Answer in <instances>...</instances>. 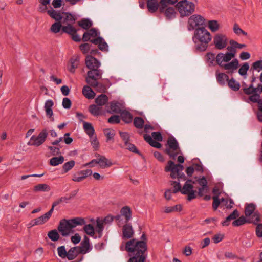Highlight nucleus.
<instances>
[{"label":"nucleus","instance_id":"1","mask_svg":"<svg viewBox=\"0 0 262 262\" xmlns=\"http://www.w3.org/2000/svg\"><path fill=\"white\" fill-rule=\"evenodd\" d=\"M211 40V35L205 28V27H202L195 29L192 40L195 45V49L197 51L200 52L205 51Z\"/></svg>","mask_w":262,"mask_h":262},{"label":"nucleus","instance_id":"2","mask_svg":"<svg viewBox=\"0 0 262 262\" xmlns=\"http://www.w3.org/2000/svg\"><path fill=\"white\" fill-rule=\"evenodd\" d=\"M85 221L84 218L76 217L71 219H66L60 220L58 226V231L62 236H68L71 233L74 232L73 229L77 226L85 225Z\"/></svg>","mask_w":262,"mask_h":262},{"label":"nucleus","instance_id":"3","mask_svg":"<svg viewBox=\"0 0 262 262\" xmlns=\"http://www.w3.org/2000/svg\"><path fill=\"white\" fill-rule=\"evenodd\" d=\"M85 63L86 67L90 69L87 72L85 79L91 78L92 80H95V76L101 78L102 71L99 69L101 63L97 58L92 55H87L85 57Z\"/></svg>","mask_w":262,"mask_h":262},{"label":"nucleus","instance_id":"4","mask_svg":"<svg viewBox=\"0 0 262 262\" xmlns=\"http://www.w3.org/2000/svg\"><path fill=\"white\" fill-rule=\"evenodd\" d=\"M120 250L127 252L128 256L129 257L127 262H142L134 244V241L132 239L125 243L122 242L120 246Z\"/></svg>","mask_w":262,"mask_h":262},{"label":"nucleus","instance_id":"5","mask_svg":"<svg viewBox=\"0 0 262 262\" xmlns=\"http://www.w3.org/2000/svg\"><path fill=\"white\" fill-rule=\"evenodd\" d=\"M132 239L134 241V244L142 261L146 262L147 257L148 245L147 237L145 233H143L140 240L135 238H133Z\"/></svg>","mask_w":262,"mask_h":262},{"label":"nucleus","instance_id":"6","mask_svg":"<svg viewBox=\"0 0 262 262\" xmlns=\"http://www.w3.org/2000/svg\"><path fill=\"white\" fill-rule=\"evenodd\" d=\"M166 146L164 152L173 160H175L178 155L182 154L179 143L173 136L168 137Z\"/></svg>","mask_w":262,"mask_h":262},{"label":"nucleus","instance_id":"7","mask_svg":"<svg viewBox=\"0 0 262 262\" xmlns=\"http://www.w3.org/2000/svg\"><path fill=\"white\" fill-rule=\"evenodd\" d=\"M176 7L182 17L189 16L195 11V4L188 0L180 1Z\"/></svg>","mask_w":262,"mask_h":262},{"label":"nucleus","instance_id":"8","mask_svg":"<svg viewBox=\"0 0 262 262\" xmlns=\"http://www.w3.org/2000/svg\"><path fill=\"white\" fill-rule=\"evenodd\" d=\"M188 24L189 31L195 30L196 28L205 27V19L200 15L194 14L189 17Z\"/></svg>","mask_w":262,"mask_h":262},{"label":"nucleus","instance_id":"9","mask_svg":"<svg viewBox=\"0 0 262 262\" xmlns=\"http://www.w3.org/2000/svg\"><path fill=\"white\" fill-rule=\"evenodd\" d=\"M48 135V133L47 130L46 129H42L37 136L33 135L31 137L30 141L28 143V145L38 147L45 142Z\"/></svg>","mask_w":262,"mask_h":262},{"label":"nucleus","instance_id":"10","mask_svg":"<svg viewBox=\"0 0 262 262\" xmlns=\"http://www.w3.org/2000/svg\"><path fill=\"white\" fill-rule=\"evenodd\" d=\"M77 248H71L68 251H66L64 246H61L57 248V252L59 256L61 258H67L69 260L74 259L78 255L76 249Z\"/></svg>","mask_w":262,"mask_h":262},{"label":"nucleus","instance_id":"11","mask_svg":"<svg viewBox=\"0 0 262 262\" xmlns=\"http://www.w3.org/2000/svg\"><path fill=\"white\" fill-rule=\"evenodd\" d=\"M184 167L181 164H176L174 162L169 160L167 162V165L165 167V172H170V176L172 179L176 178V173L182 172Z\"/></svg>","mask_w":262,"mask_h":262},{"label":"nucleus","instance_id":"12","mask_svg":"<svg viewBox=\"0 0 262 262\" xmlns=\"http://www.w3.org/2000/svg\"><path fill=\"white\" fill-rule=\"evenodd\" d=\"M228 39L223 34L217 33L213 37V44L216 49L222 50L227 45Z\"/></svg>","mask_w":262,"mask_h":262},{"label":"nucleus","instance_id":"13","mask_svg":"<svg viewBox=\"0 0 262 262\" xmlns=\"http://www.w3.org/2000/svg\"><path fill=\"white\" fill-rule=\"evenodd\" d=\"M162 5L160 4V13H163L167 20H170L176 17L177 12L175 9L172 7H168L165 5L162 9Z\"/></svg>","mask_w":262,"mask_h":262},{"label":"nucleus","instance_id":"14","mask_svg":"<svg viewBox=\"0 0 262 262\" xmlns=\"http://www.w3.org/2000/svg\"><path fill=\"white\" fill-rule=\"evenodd\" d=\"M92 174V170L91 169L78 171L73 175L72 180L76 182H80Z\"/></svg>","mask_w":262,"mask_h":262},{"label":"nucleus","instance_id":"15","mask_svg":"<svg viewBox=\"0 0 262 262\" xmlns=\"http://www.w3.org/2000/svg\"><path fill=\"white\" fill-rule=\"evenodd\" d=\"M235 57L232 53L226 52L225 54L219 53L216 56V64L219 66H222L223 62H228Z\"/></svg>","mask_w":262,"mask_h":262},{"label":"nucleus","instance_id":"16","mask_svg":"<svg viewBox=\"0 0 262 262\" xmlns=\"http://www.w3.org/2000/svg\"><path fill=\"white\" fill-rule=\"evenodd\" d=\"M98 78L95 76V80H92L91 78L85 79V81L90 86L96 88L98 92L105 93L106 91V87L103 84L97 81Z\"/></svg>","mask_w":262,"mask_h":262},{"label":"nucleus","instance_id":"17","mask_svg":"<svg viewBox=\"0 0 262 262\" xmlns=\"http://www.w3.org/2000/svg\"><path fill=\"white\" fill-rule=\"evenodd\" d=\"M134 235V231L130 223H125L122 227V235L123 239H132Z\"/></svg>","mask_w":262,"mask_h":262},{"label":"nucleus","instance_id":"18","mask_svg":"<svg viewBox=\"0 0 262 262\" xmlns=\"http://www.w3.org/2000/svg\"><path fill=\"white\" fill-rule=\"evenodd\" d=\"M220 67L224 68L225 70H229L227 73L232 74L238 68L239 61L237 59L235 58L232 61L225 64L223 63L222 66Z\"/></svg>","mask_w":262,"mask_h":262},{"label":"nucleus","instance_id":"19","mask_svg":"<svg viewBox=\"0 0 262 262\" xmlns=\"http://www.w3.org/2000/svg\"><path fill=\"white\" fill-rule=\"evenodd\" d=\"M147 7L150 13L156 12L158 9L160 11V3L157 0H148L147 2Z\"/></svg>","mask_w":262,"mask_h":262},{"label":"nucleus","instance_id":"20","mask_svg":"<svg viewBox=\"0 0 262 262\" xmlns=\"http://www.w3.org/2000/svg\"><path fill=\"white\" fill-rule=\"evenodd\" d=\"M121 215L125 217V223H128L132 218V212L129 206L123 207L120 210Z\"/></svg>","mask_w":262,"mask_h":262},{"label":"nucleus","instance_id":"21","mask_svg":"<svg viewBox=\"0 0 262 262\" xmlns=\"http://www.w3.org/2000/svg\"><path fill=\"white\" fill-rule=\"evenodd\" d=\"M110 110H107V112L111 114L121 113V109L120 108V103L117 101H113L110 103Z\"/></svg>","mask_w":262,"mask_h":262},{"label":"nucleus","instance_id":"22","mask_svg":"<svg viewBox=\"0 0 262 262\" xmlns=\"http://www.w3.org/2000/svg\"><path fill=\"white\" fill-rule=\"evenodd\" d=\"M242 90L245 94L249 96L257 93L260 91L258 85H257L256 87H254L253 84H250L248 87H243Z\"/></svg>","mask_w":262,"mask_h":262},{"label":"nucleus","instance_id":"23","mask_svg":"<svg viewBox=\"0 0 262 262\" xmlns=\"http://www.w3.org/2000/svg\"><path fill=\"white\" fill-rule=\"evenodd\" d=\"M83 127L84 132L90 137V138H92L93 136L95 134V129L91 123L83 121Z\"/></svg>","mask_w":262,"mask_h":262},{"label":"nucleus","instance_id":"24","mask_svg":"<svg viewBox=\"0 0 262 262\" xmlns=\"http://www.w3.org/2000/svg\"><path fill=\"white\" fill-rule=\"evenodd\" d=\"M82 94L85 97V98L89 99H93L96 94L92 88L88 85H85L82 89Z\"/></svg>","mask_w":262,"mask_h":262},{"label":"nucleus","instance_id":"25","mask_svg":"<svg viewBox=\"0 0 262 262\" xmlns=\"http://www.w3.org/2000/svg\"><path fill=\"white\" fill-rule=\"evenodd\" d=\"M144 139L151 146L153 147L160 148L162 147L161 144L158 141H154L151 136L149 135L144 134Z\"/></svg>","mask_w":262,"mask_h":262},{"label":"nucleus","instance_id":"26","mask_svg":"<svg viewBox=\"0 0 262 262\" xmlns=\"http://www.w3.org/2000/svg\"><path fill=\"white\" fill-rule=\"evenodd\" d=\"M53 210L50 209L48 212L46 213L43 215H41L38 217L36 218V223H37L38 225H41L46 223L49 219L51 217L52 213Z\"/></svg>","mask_w":262,"mask_h":262},{"label":"nucleus","instance_id":"27","mask_svg":"<svg viewBox=\"0 0 262 262\" xmlns=\"http://www.w3.org/2000/svg\"><path fill=\"white\" fill-rule=\"evenodd\" d=\"M70 68L69 69L71 73H74L75 69L78 67L79 63V57L78 56H73L70 60Z\"/></svg>","mask_w":262,"mask_h":262},{"label":"nucleus","instance_id":"28","mask_svg":"<svg viewBox=\"0 0 262 262\" xmlns=\"http://www.w3.org/2000/svg\"><path fill=\"white\" fill-rule=\"evenodd\" d=\"M216 77L218 83L220 85H224L226 83V81L228 80L229 76L224 73H217L216 72Z\"/></svg>","mask_w":262,"mask_h":262},{"label":"nucleus","instance_id":"29","mask_svg":"<svg viewBox=\"0 0 262 262\" xmlns=\"http://www.w3.org/2000/svg\"><path fill=\"white\" fill-rule=\"evenodd\" d=\"M96 162L99 164V166L102 168L109 167L113 165V163L105 156L101 157V158H98V161Z\"/></svg>","mask_w":262,"mask_h":262},{"label":"nucleus","instance_id":"30","mask_svg":"<svg viewBox=\"0 0 262 262\" xmlns=\"http://www.w3.org/2000/svg\"><path fill=\"white\" fill-rule=\"evenodd\" d=\"M251 221L249 219H246V218L242 215L239 216L238 219H236L232 222V226L234 227H237L245 224V223H250Z\"/></svg>","mask_w":262,"mask_h":262},{"label":"nucleus","instance_id":"31","mask_svg":"<svg viewBox=\"0 0 262 262\" xmlns=\"http://www.w3.org/2000/svg\"><path fill=\"white\" fill-rule=\"evenodd\" d=\"M108 98L105 94H102L95 99L96 103L99 106L104 105L108 101Z\"/></svg>","mask_w":262,"mask_h":262},{"label":"nucleus","instance_id":"32","mask_svg":"<svg viewBox=\"0 0 262 262\" xmlns=\"http://www.w3.org/2000/svg\"><path fill=\"white\" fill-rule=\"evenodd\" d=\"M50 190V186L46 184H39L33 187V191L34 192H48Z\"/></svg>","mask_w":262,"mask_h":262},{"label":"nucleus","instance_id":"33","mask_svg":"<svg viewBox=\"0 0 262 262\" xmlns=\"http://www.w3.org/2000/svg\"><path fill=\"white\" fill-rule=\"evenodd\" d=\"M78 25L82 29L88 30L92 26L93 23L89 18H82L78 22Z\"/></svg>","mask_w":262,"mask_h":262},{"label":"nucleus","instance_id":"34","mask_svg":"<svg viewBox=\"0 0 262 262\" xmlns=\"http://www.w3.org/2000/svg\"><path fill=\"white\" fill-rule=\"evenodd\" d=\"M255 205L253 203L246 204L245 208V214L246 217L250 216L255 211Z\"/></svg>","mask_w":262,"mask_h":262},{"label":"nucleus","instance_id":"35","mask_svg":"<svg viewBox=\"0 0 262 262\" xmlns=\"http://www.w3.org/2000/svg\"><path fill=\"white\" fill-rule=\"evenodd\" d=\"M48 14L57 21H60L62 19V16L59 12L51 8L47 11Z\"/></svg>","mask_w":262,"mask_h":262},{"label":"nucleus","instance_id":"36","mask_svg":"<svg viewBox=\"0 0 262 262\" xmlns=\"http://www.w3.org/2000/svg\"><path fill=\"white\" fill-rule=\"evenodd\" d=\"M228 86L234 91H237L240 88V83L239 82L236 81L234 78H231L230 79H228Z\"/></svg>","mask_w":262,"mask_h":262},{"label":"nucleus","instance_id":"37","mask_svg":"<svg viewBox=\"0 0 262 262\" xmlns=\"http://www.w3.org/2000/svg\"><path fill=\"white\" fill-rule=\"evenodd\" d=\"M121 117L122 120L127 124L131 123L133 121V115L128 111L121 112Z\"/></svg>","mask_w":262,"mask_h":262},{"label":"nucleus","instance_id":"38","mask_svg":"<svg viewBox=\"0 0 262 262\" xmlns=\"http://www.w3.org/2000/svg\"><path fill=\"white\" fill-rule=\"evenodd\" d=\"M206 61L209 66H214L216 64V57L215 54L212 52H208L205 56Z\"/></svg>","mask_w":262,"mask_h":262},{"label":"nucleus","instance_id":"39","mask_svg":"<svg viewBox=\"0 0 262 262\" xmlns=\"http://www.w3.org/2000/svg\"><path fill=\"white\" fill-rule=\"evenodd\" d=\"M63 26L60 21H56L52 25L50 28V31L54 33L62 32Z\"/></svg>","mask_w":262,"mask_h":262},{"label":"nucleus","instance_id":"40","mask_svg":"<svg viewBox=\"0 0 262 262\" xmlns=\"http://www.w3.org/2000/svg\"><path fill=\"white\" fill-rule=\"evenodd\" d=\"M64 160V158L63 156L61 155L59 157H53L50 160V165L53 166H56L63 163Z\"/></svg>","mask_w":262,"mask_h":262},{"label":"nucleus","instance_id":"41","mask_svg":"<svg viewBox=\"0 0 262 262\" xmlns=\"http://www.w3.org/2000/svg\"><path fill=\"white\" fill-rule=\"evenodd\" d=\"M89 111L95 116H97L101 114V108L97 104H92L90 105Z\"/></svg>","mask_w":262,"mask_h":262},{"label":"nucleus","instance_id":"42","mask_svg":"<svg viewBox=\"0 0 262 262\" xmlns=\"http://www.w3.org/2000/svg\"><path fill=\"white\" fill-rule=\"evenodd\" d=\"M75 164V162L74 160H71L66 162L62 166V173L64 174L68 172L74 167Z\"/></svg>","mask_w":262,"mask_h":262},{"label":"nucleus","instance_id":"43","mask_svg":"<svg viewBox=\"0 0 262 262\" xmlns=\"http://www.w3.org/2000/svg\"><path fill=\"white\" fill-rule=\"evenodd\" d=\"M78 30L75 29L73 26L72 24H68L67 26H63V28L62 29V32H61V34H62L63 33H67L70 36L73 32H75V31H77Z\"/></svg>","mask_w":262,"mask_h":262},{"label":"nucleus","instance_id":"44","mask_svg":"<svg viewBox=\"0 0 262 262\" xmlns=\"http://www.w3.org/2000/svg\"><path fill=\"white\" fill-rule=\"evenodd\" d=\"M145 121L141 117H135L133 121L134 125L138 129H142L144 127Z\"/></svg>","mask_w":262,"mask_h":262},{"label":"nucleus","instance_id":"45","mask_svg":"<svg viewBox=\"0 0 262 262\" xmlns=\"http://www.w3.org/2000/svg\"><path fill=\"white\" fill-rule=\"evenodd\" d=\"M182 210V206L181 204H177L173 206L166 207L164 212L166 213H171L173 211L180 212Z\"/></svg>","mask_w":262,"mask_h":262},{"label":"nucleus","instance_id":"46","mask_svg":"<svg viewBox=\"0 0 262 262\" xmlns=\"http://www.w3.org/2000/svg\"><path fill=\"white\" fill-rule=\"evenodd\" d=\"M208 27L212 32H215L219 29L220 25L217 20H211L208 21Z\"/></svg>","mask_w":262,"mask_h":262},{"label":"nucleus","instance_id":"47","mask_svg":"<svg viewBox=\"0 0 262 262\" xmlns=\"http://www.w3.org/2000/svg\"><path fill=\"white\" fill-rule=\"evenodd\" d=\"M49 238L53 242L57 241L59 238L60 235L57 230L54 229L49 231L48 233Z\"/></svg>","mask_w":262,"mask_h":262},{"label":"nucleus","instance_id":"48","mask_svg":"<svg viewBox=\"0 0 262 262\" xmlns=\"http://www.w3.org/2000/svg\"><path fill=\"white\" fill-rule=\"evenodd\" d=\"M96 231L98 234V237L101 238L102 236V232L104 230L103 222L98 219L96 221Z\"/></svg>","mask_w":262,"mask_h":262},{"label":"nucleus","instance_id":"49","mask_svg":"<svg viewBox=\"0 0 262 262\" xmlns=\"http://www.w3.org/2000/svg\"><path fill=\"white\" fill-rule=\"evenodd\" d=\"M83 230L88 235L92 237L94 236L95 230L94 226L92 224H89L85 225L83 227Z\"/></svg>","mask_w":262,"mask_h":262},{"label":"nucleus","instance_id":"50","mask_svg":"<svg viewBox=\"0 0 262 262\" xmlns=\"http://www.w3.org/2000/svg\"><path fill=\"white\" fill-rule=\"evenodd\" d=\"M104 133L105 136L106 137V141L108 142V141L112 140L114 141V137L115 136V131L113 129H105L104 130Z\"/></svg>","mask_w":262,"mask_h":262},{"label":"nucleus","instance_id":"51","mask_svg":"<svg viewBox=\"0 0 262 262\" xmlns=\"http://www.w3.org/2000/svg\"><path fill=\"white\" fill-rule=\"evenodd\" d=\"M194 186L192 184L185 183L183 188H181V193L183 194H186L192 190Z\"/></svg>","mask_w":262,"mask_h":262},{"label":"nucleus","instance_id":"52","mask_svg":"<svg viewBox=\"0 0 262 262\" xmlns=\"http://www.w3.org/2000/svg\"><path fill=\"white\" fill-rule=\"evenodd\" d=\"M257 71L259 72L262 70V60H257L252 64L250 71Z\"/></svg>","mask_w":262,"mask_h":262},{"label":"nucleus","instance_id":"53","mask_svg":"<svg viewBox=\"0 0 262 262\" xmlns=\"http://www.w3.org/2000/svg\"><path fill=\"white\" fill-rule=\"evenodd\" d=\"M194 179L196 180V182L201 186V187L207 188V181L205 177L202 176L201 178L195 177Z\"/></svg>","mask_w":262,"mask_h":262},{"label":"nucleus","instance_id":"54","mask_svg":"<svg viewBox=\"0 0 262 262\" xmlns=\"http://www.w3.org/2000/svg\"><path fill=\"white\" fill-rule=\"evenodd\" d=\"M261 92H258L255 93L253 95L249 96L248 100L252 103H255L261 100L262 98H260V94Z\"/></svg>","mask_w":262,"mask_h":262},{"label":"nucleus","instance_id":"55","mask_svg":"<svg viewBox=\"0 0 262 262\" xmlns=\"http://www.w3.org/2000/svg\"><path fill=\"white\" fill-rule=\"evenodd\" d=\"M249 69V65L248 62H245L241 67L238 70V73L241 76H246L247 75V71Z\"/></svg>","mask_w":262,"mask_h":262},{"label":"nucleus","instance_id":"56","mask_svg":"<svg viewBox=\"0 0 262 262\" xmlns=\"http://www.w3.org/2000/svg\"><path fill=\"white\" fill-rule=\"evenodd\" d=\"M68 199L67 198V196H62V197H61L60 198L57 199V200L55 201L53 204H52V208H51V209L52 210H53V211H54V208L57 206V205L62 203H68Z\"/></svg>","mask_w":262,"mask_h":262},{"label":"nucleus","instance_id":"57","mask_svg":"<svg viewBox=\"0 0 262 262\" xmlns=\"http://www.w3.org/2000/svg\"><path fill=\"white\" fill-rule=\"evenodd\" d=\"M80 245L85 250H88V252L91 249L90 245V240L88 236L85 235L83 241L80 243Z\"/></svg>","mask_w":262,"mask_h":262},{"label":"nucleus","instance_id":"58","mask_svg":"<svg viewBox=\"0 0 262 262\" xmlns=\"http://www.w3.org/2000/svg\"><path fill=\"white\" fill-rule=\"evenodd\" d=\"M92 45L88 43H84L79 46V49L83 54H87L90 51Z\"/></svg>","mask_w":262,"mask_h":262},{"label":"nucleus","instance_id":"59","mask_svg":"<svg viewBox=\"0 0 262 262\" xmlns=\"http://www.w3.org/2000/svg\"><path fill=\"white\" fill-rule=\"evenodd\" d=\"M251 223L254 225L258 224V223L260 221V214L258 211H255L252 215H251Z\"/></svg>","mask_w":262,"mask_h":262},{"label":"nucleus","instance_id":"60","mask_svg":"<svg viewBox=\"0 0 262 262\" xmlns=\"http://www.w3.org/2000/svg\"><path fill=\"white\" fill-rule=\"evenodd\" d=\"M171 182V185L173 186V189L172 190V193H177L179 191L181 192V185L179 182H177L175 181H172Z\"/></svg>","mask_w":262,"mask_h":262},{"label":"nucleus","instance_id":"61","mask_svg":"<svg viewBox=\"0 0 262 262\" xmlns=\"http://www.w3.org/2000/svg\"><path fill=\"white\" fill-rule=\"evenodd\" d=\"M125 145L126 147V149L129 150L130 151H132L136 154H138L139 155H141L139 150L137 149V148L134 144L129 143V142H128L127 144H125Z\"/></svg>","mask_w":262,"mask_h":262},{"label":"nucleus","instance_id":"62","mask_svg":"<svg viewBox=\"0 0 262 262\" xmlns=\"http://www.w3.org/2000/svg\"><path fill=\"white\" fill-rule=\"evenodd\" d=\"M64 14L66 16L64 19L66 21L70 23V24H73L75 23L76 18L73 15H72L71 13L69 12H64Z\"/></svg>","mask_w":262,"mask_h":262},{"label":"nucleus","instance_id":"63","mask_svg":"<svg viewBox=\"0 0 262 262\" xmlns=\"http://www.w3.org/2000/svg\"><path fill=\"white\" fill-rule=\"evenodd\" d=\"M48 148L50 150L51 154L53 156L59 155L61 154L60 148L56 146H49Z\"/></svg>","mask_w":262,"mask_h":262},{"label":"nucleus","instance_id":"64","mask_svg":"<svg viewBox=\"0 0 262 262\" xmlns=\"http://www.w3.org/2000/svg\"><path fill=\"white\" fill-rule=\"evenodd\" d=\"M120 121V118L118 115L111 116L108 119V122L110 124H118Z\"/></svg>","mask_w":262,"mask_h":262}]
</instances>
